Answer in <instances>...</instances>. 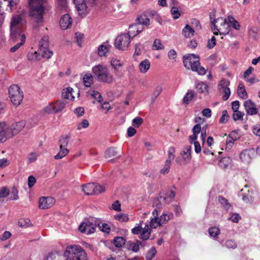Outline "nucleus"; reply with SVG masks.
I'll return each mask as SVG.
<instances>
[{"mask_svg": "<svg viewBox=\"0 0 260 260\" xmlns=\"http://www.w3.org/2000/svg\"><path fill=\"white\" fill-rule=\"evenodd\" d=\"M194 96V95L192 91L187 92L183 98V103L185 104H188L192 101Z\"/></svg>", "mask_w": 260, "mask_h": 260, "instance_id": "09e8293b", "label": "nucleus"}, {"mask_svg": "<svg viewBox=\"0 0 260 260\" xmlns=\"http://www.w3.org/2000/svg\"><path fill=\"white\" fill-rule=\"evenodd\" d=\"M191 146L187 145L184 147L181 153L183 161L178 162L179 164H186L191 159Z\"/></svg>", "mask_w": 260, "mask_h": 260, "instance_id": "aec40b11", "label": "nucleus"}, {"mask_svg": "<svg viewBox=\"0 0 260 260\" xmlns=\"http://www.w3.org/2000/svg\"><path fill=\"white\" fill-rule=\"evenodd\" d=\"M93 77L91 74H87L83 77V82L86 87H89L93 83Z\"/></svg>", "mask_w": 260, "mask_h": 260, "instance_id": "2f4dec72", "label": "nucleus"}, {"mask_svg": "<svg viewBox=\"0 0 260 260\" xmlns=\"http://www.w3.org/2000/svg\"><path fill=\"white\" fill-rule=\"evenodd\" d=\"M73 90V89L71 87H68L64 89L62 93V96L67 99H72L74 98V96L72 95Z\"/></svg>", "mask_w": 260, "mask_h": 260, "instance_id": "e433bc0d", "label": "nucleus"}, {"mask_svg": "<svg viewBox=\"0 0 260 260\" xmlns=\"http://www.w3.org/2000/svg\"><path fill=\"white\" fill-rule=\"evenodd\" d=\"M132 39L130 36L126 33L118 36L115 40L114 45L119 50H125L129 46Z\"/></svg>", "mask_w": 260, "mask_h": 260, "instance_id": "6e6552de", "label": "nucleus"}, {"mask_svg": "<svg viewBox=\"0 0 260 260\" xmlns=\"http://www.w3.org/2000/svg\"><path fill=\"white\" fill-rule=\"evenodd\" d=\"M119 153L116 151V148L113 147L107 149L105 153V155L106 158L116 156Z\"/></svg>", "mask_w": 260, "mask_h": 260, "instance_id": "c756f323", "label": "nucleus"}, {"mask_svg": "<svg viewBox=\"0 0 260 260\" xmlns=\"http://www.w3.org/2000/svg\"><path fill=\"white\" fill-rule=\"evenodd\" d=\"M72 23V19L69 14H64L60 20V26L62 29L69 28Z\"/></svg>", "mask_w": 260, "mask_h": 260, "instance_id": "4be33fe9", "label": "nucleus"}, {"mask_svg": "<svg viewBox=\"0 0 260 260\" xmlns=\"http://www.w3.org/2000/svg\"><path fill=\"white\" fill-rule=\"evenodd\" d=\"M175 196V193L172 190L167 192L164 197H158L154 200L153 206L158 208H160L161 206L162 201L169 203L172 201Z\"/></svg>", "mask_w": 260, "mask_h": 260, "instance_id": "ddd939ff", "label": "nucleus"}, {"mask_svg": "<svg viewBox=\"0 0 260 260\" xmlns=\"http://www.w3.org/2000/svg\"><path fill=\"white\" fill-rule=\"evenodd\" d=\"M243 105L247 115H254L258 114V108H256L255 104L251 100L245 101Z\"/></svg>", "mask_w": 260, "mask_h": 260, "instance_id": "dca6fc26", "label": "nucleus"}, {"mask_svg": "<svg viewBox=\"0 0 260 260\" xmlns=\"http://www.w3.org/2000/svg\"><path fill=\"white\" fill-rule=\"evenodd\" d=\"M126 245L127 249L129 250L137 252L140 249V246L144 247L145 245L143 242L137 240L136 242L129 241L126 243Z\"/></svg>", "mask_w": 260, "mask_h": 260, "instance_id": "412c9836", "label": "nucleus"}, {"mask_svg": "<svg viewBox=\"0 0 260 260\" xmlns=\"http://www.w3.org/2000/svg\"><path fill=\"white\" fill-rule=\"evenodd\" d=\"M161 224L159 222V218L158 217L151 218L149 225L151 228H156L161 225Z\"/></svg>", "mask_w": 260, "mask_h": 260, "instance_id": "49530a36", "label": "nucleus"}, {"mask_svg": "<svg viewBox=\"0 0 260 260\" xmlns=\"http://www.w3.org/2000/svg\"><path fill=\"white\" fill-rule=\"evenodd\" d=\"M96 224L90 221L82 223L79 226V230L82 233L89 235L93 233L95 231Z\"/></svg>", "mask_w": 260, "mask_h": 260, "instance_id": "4468645a", "label": "nucleus"}, {"mask_svg": "<svg viewBox=\"0 0 260 260\" xmlns=\"http://www.w3.org/2000/svg\"><path fill=\"white\" fill-rule=\"evenodd\" d=\"M232 159L230 157H224L218 162L219 167L223 169L227 168L231 164Z\"/></svg>", "mask_w": 260, "mask_h": 260, "instance_id": "c85d7f7f", "label": "nucleus"}, {"mask_svg": "<svg viewBox=\"0 0 260 260\" xmlns=\"http://www.w3.org/2000/svg\"><path fill=\"white\" fill-rule=\"evenodd\" d=\"M244 115V113L241 111L238 110L234 111L233 114V117L234 120L236 121L242 119Z\"/></svg>", "mask_w": 260, "mask_h": 260, "instance_id": "69168bd1", "label": "nucleus"}, {"mask_svg": "<svg viewBox=\"0 0 260 260\" xmlns=\"http://www.w3.org/2000/svg\"><path fill=\"white\" fill-rule=\"evenodd\" d=\"M87 93L93 98L96 99L99 103H101L102 101V96L98 91L95 90H89Z\"/></svg>", "mask_w": 260, "mask_h": 260, "instance_id": "a19ab883", "label": "nucleus"}, {"mask_svg": "<svg viewBox=\"0 0 260 260\" xmlns=\"http://www.w3.org/2000/svg\"><path fill=\"white\" fill-rule=\"evenodd\" d=\"M94 183H88L82 185V190L85 194L90 196L94 194Z\"/></svg>", "mask_w": 260, "mask_h": 260, "instance_id": "393cba45", "label": "nucleus"}, {"mask_svg": "<svg viewBox=\"0 0 260 260\" xmlns=\"http://www.w3.org/2000/svg\"><path fill=\"white\" fill-rule=\"evenodd\" d=\"M164 48V45L162 44L160 39H156L154 40L152 46V49L153 50H163Z\"/></svg>", "mask_w": 260, "mask_h": 260, "instance_id": "473e14b6", "label": "nucleus"}, {"mask_svg": "<svg viewBox=\"0 0 260 260\" xmlns=\"http://www.w3.org/2000/svg\"><path fill=\"white\" fill-rule=\"evenodd\" d=\"M92 71L93 77L99 82L110 84L114 81L113 76L106 66H95L92 67Z\"/></svg>", "mask_w": 260, "mask_h": 260, "instance_id": "f03ea898", "label": "nucleus"}, {"mask_svg": "<svg viewBox=\"0 0 260 260\" xmlns=\"http://www.w3.org/2000/svg\"><path fill=\"white\" fill-rule=\"evenodd\" d=\"M183 63L187 69H191L197 72L200 75H204L206 73V69L200 66L199 57L193 54L184 55L183 56Z\"/></svg>", "mask_w": 260, "mask_h": 260, "instance_id": "20e7f679", "label": "nucleus"}, {"mask_svg": "<svg viewBox=\"0 0 260 260\" xmlns=\"http://www.w3.org/2000/svg\"><path fill=\"white\" fill-rule=\"evenodd\" d=\"M12 138L9 131V126L6 122H0V142H4Z\"/></svg>", "mask_w": 260, "mask_h": 260, "instance_id": "2eb2a0df", "label": "nucleus"}, {"mask_svg": "<svg viewBox=\"0 0 260 260\" xmlns=\"http://www.w3.org/2000/svg\"><path fill=\"white\" fill-rule=\"evenodd\" d=\"M31 225V223L28 218H21L18 221V225L21 228H26Z\"/></svg>", "mask_w": 260, "mask_h": 260, "instance_id": "4c0bfd02", "label": "nucleus"}, {"mask_svg": "<svg viewBox=\"0 0 260 260\" xmlns=\"http://www.w3.org/2000/svg\"><path fill=\"white\" fill-rule=\"evenodd\" d=\"M95 188H94V194H98L102 193L105 191V188L104 186L100 185L99 184L94 183Z\"/></svg>", "mask_w": 260, "mask_h": 260, "instance_id": "0e129e2a", "label": "nucleus"}, {"mask_svg": "<svg viewBox=\"0 0 260 260\" xmlns=\"http://www.w3.org/2000/svg\"><path fill=\"white\" fill-rule=\"evenodd\" d=\"M69 137L68 136H61L58 140L59 147H66L69 144Z\"/></svg>", "mask_w": 260, "mask_h": 260, "instance_id": "a18cd8bd", "label": "nucleus"}, {"mask_svg": "<svg viewBox=\"0 0 260 260\" xmlns=\"http://www.w3.org/2000/svg\"><path fill=\"white\" fill-rule=\"evenodd\" d=\"M137 20L139 24L146 26H148L150 24V20L145 15L139 16L137 17Z\"/></svg>", "mask_w": 260, "mask_h": 260, "instance_id": "7c9ffc66", "label": "nucleus"}, {"mask_svg": "<svg viewBox=\"0 0 260 260\" xmlns=\"http://www.w3.org/2000/svg\"><path fill=\"white\" fill-rule=\"evenodd\" d=\"M39 207L41 209L51 208L55 203V199L52 197H41L39 200Z\"/></svg>", "mask_w": 260, "mask_h": 260, "instance_id": "a211bd4d", "label": "nucleus"}, {"mask_svg": "<svg viewBox=\"0 0 260 260\" xmlns=\"http://www.w3.org/2000/svg\"><path fill=\"white\" fill-rule=\"evenodd\" d=\"M109 46L101 45L98 47V53L100 56H105L109 50Z\"/></svg>", "mask_w": 260, "mask_h": 260, "instance_id": "ea45409f", "label": "nucleus"}, {"mask_svg": "<svg viewBox=\"0 0 260 260\" xmlns=\"http://www.w3.org/2000/svg\"><path fill=\"white\" fill-rule=\"evenodd\" d=\"M230 82L228 79H222L218 85V89L220 93L223 92L222 100L226 101L231 95V90L229 87Z\"/></svg>", "mask_w": 260, "mask_h": 260, "instance_id": "f8f14e48", "label": "nucleus"}, {"mask_svg": "<svg viewBox=\"0 0 260 260\" xmlns=\"http://www.w3.org/2000/svg\"><path fill=\"white\" fill-rule=\"evenodd\" d=\"M196 88L200 92L205 93L208 92V87L206 83L200 82L196 84Z\"/></svg>", "mask_w": 260, "mask_h": 260, "instance_id": "f704fd0d", "label": "nucleus"}, {"mask_svg": "<svg viewBox=\"0 0 260 260\" xmlns=\"http://www.w3.org/2000/svg\"><path fill=\"white\" fill-rule=\"evenodd\" d=\"M143 120L140 117H136L133 119L132 124L135 127H139L143 123Z\"/></svg>", "mask_w": 260, "mask_h": 260, "instance_id": "052dcab7", "label": "nucleus"}, {"mask_svg": "<svg viewBox=\"0 0 260 260\" xmlns=\"http://www.w3.org/2000/svg\"><path fill=\"white\" fill-rule=\"evenodd\" d=\"M218 201L222 207L225 210H228L231 206V205L228 202L227 200L222 197H219Z\"/></svg>", "mask_w": 260, "mask_h": 260, "instance_id": "37998d69", "label": "nucleus"}, {"mask_svg": "<svg viewBox=\"0 0 260 260\" xmlns=\"http://www.w3.org/2000/svg\"><path fill=\"white\" fill-rule=\"evenodd\" d=\"M182 35L185 38H190L193 36L194 30L189 24H186L182 31Z\"/></svg>", "mask_w": 260, "mask_h": 260, "instance_id": "a878e982", "label": "nucleus"}, {"mask_svg": "<svg viewBox=\"0 0 260 260\" xmlns=\"http://www.w3.org/2000/svg\"><path fill=\"white\" fill-rule=\"evenodd\" d=\"M27 58L30 60H40L41 59L40 55L37 51L29 52L27 54Z\"/></svg>", "mask_w": 260, "mask_h": 260, "instance_id": "5fc2aeb1", "label": "nucleus"}, {"mask_svg": "<svg viewBox=\"0 0 260 260\" xmlns=\"http://www.w3.org/2000/svg\"><path fill=\"white\" fill-rule=\"evenodd\" d=\"M115 247L120 248L125 243V240L122 237H116L113 240Z\"/></svg>", "mask_w": 260, "mask_h": 260, "instance_id": "72a5a7b5", "label": "nucleus"}, {"mask_svg": "<svg viewBox=\"0 0 260 260\" xmlns=\"http://www.w3.org/2000/svg\"><path fill=\"white\" fill-rule=\"evenodd\" d=\"M25 39H26V37H22V41L21 42L19 41L18 42V43H17V44H16L13 47H11L10 49V51L13 53L15 52L16 50H17L21 46H22L24 43V42L25 41Z\"/></svg>", "mask_w": 260, "mask_h": 260, "instance_id": "4d7b16f0", "label": "nucleus"}, {"mask_svg": "<svg viewBox=\"0 0 260 260\" xmlns=\"http://www.w3.org/2000/svg\"><path fill=\"white\" fill-rule=\"evenodd\" d=\"M111 64L113 68L116 70L122 66V63L121 62V61L119 59L116 58H113L111 60Z\"/></svg>", "mask_w": 260, "mask_h": 260, "instance_id": "13d9d810", "label": "nucleus"}, {"mask_svg": "<svg viewBox=\"0 0 260 260\" xmlns=\"http://www.w3.org/2000/svg\"><path fill=\"white\" fill-rule=\"evenodd\" d=\"M89 124L87 119H83L81 122L77 124V129L79 131L82 128H86L88 127Z\"/></svg>", "mask_w": 260, "mask_h": 260, "instance_id": "6e6d98bb", "label": "nucleus"}, {"mask_svg": "<svg viewBox=\"0 0 260 260\" xmlns=\"http://www.w3.org/2000/svg\"><path fill=\"white\" fill-rule=\"evenodd\" d=\"M96 0H73L76 8L80 16L84 17L87 14V7L86 3L93 4Z\"/></svg>", "mask_w": 260, "mask_h": 260, "instance_id": "9d476101", "label": "nucleus"}, {"mask_svg": "<svg viewBox=\"0 0 260 260\" xmlns=\"http://www.w3.org/2000/svg\"><path fill=\"white\" fill-rule=\"evenodd\" d=\"M25 121L22 120L12 123L9 126L10 134H12V138L18 134L25 126Z\"/></svg>", "mask_w": 260, "mask_h": 260, "instance_id": "f3484780", "label": "nucleus"}, {"mask_svg": "<svg viewBox=\"0 0 260 260\" xmlns=\"http://www.w3.org/2000/svg\"><path fill=\"white\" fill-rule=\"evenodd\" d=\"M228 19L229 23L232 25V27L234 29L236 30L240 29V25L239 23L232 16H229Z\"/></svg>", "mask_w": 260, "mask_h": 260, "instance_id": "58836bf2", "label": "nucleus"}, {"mask_svg": "<svg viewBox=\"0 0 260 260\" xmlns=\"http://www.w3.org/2000/svg\"><path fill=\"white\" fill-rule=\"evenodd\" d=\"M59 256L56 254L50 253L47 255L44 260H59Z\"/></svg>", "mask_w": 260, "mask_h": 260, "instance_id": "774afa93", "label": "nucleus"}, {"mask_svg": "<svg viewBox=\"0 0 260 260\" xmlns=\"http://www.w3.org/2000/svg\"><path fill=\"white\" fill-rule=\"evenodd\" d=\"M47 0H29L30 7L29 14L36 22L40 23L43 21L45 13V4Z\"/></svg>", "mask_w": 260, "mask_h": 260, "instance_id": "f257e3e1", "label": "nucleus"}, {"mask_svg": "<svg viewBox=\"0 0 260 260\" xmlns=\"http://www.w3.org/2000/svg\"><path fill=\"white\" fill-rule=\"evenodd\" d=\"M143 222V221H140L139 223H137L136 225L132 229V233L134 235H138L142 231L143 229L142 227Z\"/></svg>", "mask_w": 260, "mask_h": 260, "instance_id": "8fccbe9b", "label": "nucleus"}, {"mask_svg": "<svg viewBox=\"0 0 260 260\" xmlns=\"http://www.w3.org/2000/svg\"><path fill=\"white\" fill-rule=\"evenodd\" d=\"M150 68V62L147 59L142 61L139 65V71L142 74L146 73L149 70Z\"/></svg>", "mask_w": 260, "mask_h": 260, "instance_id": "b1692460", "label": "nucleus"}, {"mask_svg": "<svg viewBox=\"0 0 260 260\" xmlns=\"http://www.w3.org/2000/svg\"><path fill=\"white\" fill-rule=\"evenodd\" d=\"M209 233L211 237L216 238L220 234V230L217 227H212L209 229Z\"/></svg>", "mask_w": 260, "mask_h": 260, "instance_id": "3c124183", "label": "nucleus"}, {"mask_svg": "<svg viewBox=\"0 0 260 260\" xmlns=\"http://www.w3.org/2000/svg\"><path fill=\"white\" fill-rule=\"evenodd\" d=\"M114 219L120 222H126L129 220L128 215L123 213L116 214Z\"/></svg>", "mask_w": 260, "mask_h": 260, "instance_id": "c03bdc74", "label": "nucleus"}, {"mask_svg": "<svg viewBox=\"0 0 260 260\" xmlns=\"http://www.w3.org/2000/svg\"><path fill=\"white\" fill-rule=\"evenodd\" d=\"M151 232V228H150L148 225L146 224L142 230L141 235V239L144 241L148 240L150 237Z\"/></svg>", "mask_w": 260, "mask_h": 260, "instance_id": "bb28decb", "label": "nucleus"}, {"mask_svg": "<svg viewBox=\"0 0 260 260\" xmlns=\"http://www.w3.org/2000/svg\"><path fill=\"white\" fill-rule=\"evenodd\" d=\"M39 54H41V57L46 59H49L53 55V52L47 48L46 49H43L42 50H39Z\"/></svg>", "mask_w": 260, "mask_h": 260, "instance_id": "79ce46f5", "label": "nucleus"}, {"mask_svg": "<svg viewBox=\"0 0 260 260\" xmlns=\"http://www.w3.org/2000/svg\"><path fill=\"white\" fill-rule=\"evenodd\" d=\"M229 118L228 111L226 110H223L222 112V116L219 120L220 123H225L228 121Z\"/></svg>", "mask_w": 260, "mask_h": 260, "instance_id": "338daca9", "label": "nucleus"}, {"mask_svg": "<svg viewBox=\"0 0 260 260\" xmlns=\"http://www.w3.org/2000/svg\"><path fill=\"white\" fill-rule=\"evenodd\" d=\"M171 13L174 19H177L180 16V13L178 8L172 6L171 10Z\"/></svg>", "mask_w": 260, "mask_h": 260, "instance_id": "680f3d73", "label": "nucleus"}, {"mask_svg": "<svg viewBox=\"0 0 260 260\" xmlns=\"http://www.w3.org/2000/svg\"><path fill=\"white\" fill-rule=\"evenodd\" d=\"M255 151L253 149L244 150L240 154V159L245 163H249L254 157Z\"/></svg>", "mask_w": 260, "mask_h": 260, "instance_id": "6ab92c4d", "label": "nucleus"}, {"mask_svg": "<svg viewBox=\"0 0 260 260\" xmlns=\"http://www.w3.org/2000/svg\"><path fill=\"white\" fill-rule=\"evenodd\" d=\"M3 0H0V3H2ZM4 2H7V6L9 8L10 12H12L14 7L16 6L19 2V0H3Z\"/></svg>", "mask_w": 260, "mask_h": 260, "instance_id": "de8ad7c7", "label": "nucleus"}, {"mask_svg": "<svg viewBox=\"0 0 260 260\" xmlns=\"http://www.w3.org/2000/svg\"><path fill=\"white\" fill-rule=\"evenodd\" d=\"M143 45L141 43L136 44L135 46V51L134 56L140 55L142 53Z\"/></svg>", "mask_w": 260, "mask_h": 260, "instance_id": "bf43d9fd", "label": "nucleus"}, {"mask_svg": "<svg viewBox=\"0 0 260 260\" xmlns=\"http://www.w3.org/2000/svg\"><path fill=\"white\" fill-rule=\"evenodd\" d=\"M49 48V41L47 37H44L42 39L39 43V50L46 49Z\"/></svg>", "mask_w": 260, "mask_h": 260, "instance_id": "c9c22d12", "label": "nucleus"}, {"mask_svg": "<svg viewBox=\"0 0 260 260\" xmlns=\"http://www.w3.org/2000/svg\"><path fill=\"white\" fill-rule=\"evenodd\" d=\"M9 98L15 106L19 105L23 99V92L17 85H11L9 89Z\"/></svg>", "mask_w": 260, "mask_h": 260, "instance_id": "0eeeda50", "label": "nucleus"}, {"mask_svg": "<svg viewBox=\"0 0 260 260\" xmlns=\"http://www.w3.org/2000/svg\"><path fill=\"white\" fill-rule=\"evenodd\" d=\"M21 15H15L12 18L10 24V39L14 42H21L22 37H25L21 31Z\"/></svg>", "mask_w": 260, "mask_h": 260, "instance_id": "7ed1b4c3", "label": "nucleus"}, {"mask_svg": "<svg viewBox=\"0 0 260 260\" xmlns=\"http://www.w3.org/2000/svg\"><path fill=\"white\" fill-rule=\"evenodd\" d=\"M175 150L174 147H171L168 151V156L166 159L163 168L160 170V173L161 174L165 175L168 174L170 171V169L172 164V161L175 158Z\"/></svg>", "mask_w": 260, "mask_h": 260, "instance_id": "9b49d317", "label": "nucleus"}, {"mask_svg": "<svg viewBox=\"0 0 260 260\" xmlns=\"http://www.w3.org/2000/svg\"><path fill=\"white\" fill-rule=\"evenodd\" d=\"M212 24L211 29L213 34L215 35H218V34L221 35H226L230 31V26L227 20L222 17L214 19L212 21Z\"/></svg>", "mask_w": 260, "mask_h": 260, "instance_id": "423d86ee", "label": "nucleus"}, {"mask_svg": "<svg viewBox=\"0 0 260 260\" xmlns=\"http://www.w3.org/2000/svg\"><path fill=\"white\" fill-rule=\"evenodd\" d=\"M70 150L68 148L66 147L61 148V147H59V151L58 153L54 156V158L55 159H61L67 156Z\"/></svg>", "mask_w": 260, "mask_h": 260, "instance_id": "cd10ccee", "label": "nucleus"}, {"mask_svg": "<svg viewBox=\"0 0 260 260\" xmlns=\"http://www.w3.org/2000/svg\"><path fill=\"white\" fill-rule=\"evenodd\" d=\"M156 253V250L154 247H152L146 255V260H152Z\"/></svg>", "mask_w": 260, "mask_h": 260, "instance_id": "603ef678", "label": "nucleus"}, {"mask_svg": "<svg viewBox=\"0 0 260 260\" xmlns=\"http://www.w3.org/2000/svg\"><path fill=\"white\" fill-rule=\"evenodd\" d=\"M66 260H87L85 251L79 245H70L64 252Z\"/></svg>", "mask_w": 260, "mask_h": 260, "instance_id": "39448f33", "label": "nucleus"}, {"mask_svg": "<svg viewBox=\"0 0 260 260\" xmlns=\"http://www.w3.org/2000/svg\"><path fill=\"white\" fill-rule=\"evenodd\" d=\"M66 103L61 100L49 103L43 109L45 113L50 114H55L61 111L65 107Z\"/></svg>", "mask_w": 260, "mask_h": 260, "instance_id": "1a4fd4ad", "label": "nucleus"}, {"mask_svg": "<svg viewBox=\"0 0 260 260\" xmlns=\"http://www.w3.org/2000/svg\"><path fill=\"white\" fill-rule=\"evenodd\" d=\"M144 29V28H142L141 29H139V25L135 24L129 26L128 31L126 34L129 35L130 36V38L132 39L135 36L143 31Z\"/></svg>", "mask_w": 260, "mask_h": 260, "instance_id": "5701e85b", "label": "nucleus"}, {"mask_svg": "<svg viewBox=\"0 0 260 260\" xmlns=\"http://www.w3.org/2000/svg\"><path fill=\"white\" fill-rule=\"evenodd\" d=\"M162 87L160 85H157L152 93V97L153 98V100H155L157 97L160 94V93L162 91Z\"/></svg>", "mask_w": 260, "mask_h": 260, "instance_id": "e2e57ef3", "label": "nucleus"}, {"mask_svg": "<svg viewBox=\"0 0 260 260\" xmlns=\"http://www.w3.org/2000/svg\"><path fill=\"white\" fill-rule=\"evenodd\" d=\"M100 230L103 232L109 233L111 230L109 224L105 223H101L98 224Z\"/></svg>", "mask_w": 260, "mask_h": 260, "instance_id": "864d4df0", "label": "nucleus"}]
</instances>
